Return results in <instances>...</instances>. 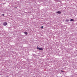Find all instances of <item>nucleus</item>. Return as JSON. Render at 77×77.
<instances>
[{"label":"nucleus","mask_w":77,"mask_h":77,"mask_svg":"<svg viewBox=\"0 0 77 77\" xmlns=\"http://www.w3.org/2000/svg\"><path fill=\"white\" fill-rule=\"evenodd\" d=\"M70 21H74V19H71L70 20Z\"/></svg>","instance_id":"39448f33"},{"label":"nucleus","mask_w":77,"mask_h":77,"mask_svg":"<svg viewBox=\"0 0 77 77\" xmlns=\"http://www.w3.org/2000/svg\"><path fill=\"white\" fill-rule=\"evenodd\" d=\"M24 33L25 35L27 34V32H24Z\"/></svg>","instance_id":"20e7f679"},{"label":"nucleus","mask_w":77,"mask_h":77,"mask_svg":"<svg viewBox=\"0 0 77 77\" xmlns=\"http://www.w3.org/2000/svg\"><path fill=\"white\" fill-rule=\"evenodd\" d=\"M3 16H5V14H2V15Z\"/></svg>","instance_id":"6e6552de"},{"label":"nucleus","mask_w":77,"mask_h":77,"mask_svg":"<svg viewBox=\"0 0 77 77\" xmlns=\"http://www.w3.org/2000/svg\"><path fill=\"white\" fill-rule=\"evenodd\" d=\"M43 27H44V26H42L41 27V28H42H42H43Z\"/></svg>","instance_id":"0eeeda50"},{"label":"nucleus","mask_w":77,"mask_h":77,"mask_svg":"<svg viewBox=\"0 0 77 77\" xmlns=\"http://www.w3.org/2000/svg\"><path fill=\"white\" fill-rule=\"evenodd\" d=\"M76 56H77V55H76Z\"/></svg>","instance_id":"9d476101"},{"label":"nucleus","mask_w":77,"mask_h":77,"mask_svg":"<svg viewBox=\"0 0 77 77\" xmlns=\"http://www.w3.org/2000/svg\"><path fill=\"white\" fill-rule=\"evenodd\" d=\"M66 21L68 22V21H69V20H66Z\"/></svg>","instance_id":"423d86ee"},{"label":"nucleus","mask_w":77,"mask_h":77,"mask_svg":"<svg viewBox=\"0 0 77 77\" xmlns=\"http://www.w3.org/2000/svg\"><path fill=\"white\" fill-rule=\"evenodd\" d=\"M61 72H63V70H61Z\"/></svg>","instance_id":"1a4fd4ad"},{"label":"nucleus","mask_w":77,"mask_h":77,"mask_svg":"<svg viewBox=\"0 0 77 77\" xmlns=\"http://www.w3.org/2000/svg\"><path fill=\"white\" fill-rule=\"evenodd\" d=\"M57 14H61V12L60 11H58L57 12Z\"/></svg>","instance_id":"7ed1b4c3"},{"label":"nucleus","mask_w":77,"mask_h":77,"mask_svg":"<svg viewBox=\"0 0 77 77\" xmlns=\"http://www.w3.org/2000/svg\"><path fill=\"white\" fill-rule=\"evenodd\" d=\"M37 50H43V49H42V48H37Z\"/></svg>","instance_id":"f257e3e1"},{"label":"nucleus","mask_w":77,"mask_h":77,"mask_svg":"<svg viewBox=\"0 0 77 77\" xmlns=\"http://www.w3.org/2000/svg\"><path fill=\"white\" fill-rule=\"evenodd\" d=\"M7 23H6V22H5L4 23H3V25L4 26H6L7 25Z\"/></svg>","instance_id":"f03ea898"}]
</instances>
